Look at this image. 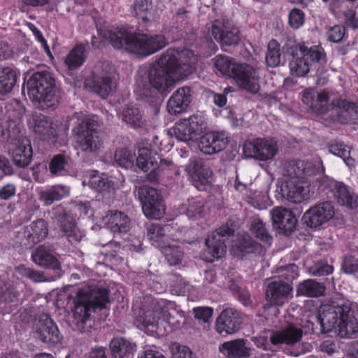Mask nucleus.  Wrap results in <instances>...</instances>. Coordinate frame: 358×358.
Listing matches in <instances>:
<instances>
[{
  "instance_id": "1",
  "label": "nucleus",
  "mask_w": 358,
  "mask_h": 358,
  "mask_svg": "<svg viewBox=\"0 0 358 358\" xmlns=\"http://www.w3.org/2000/svg\"><path fill=\"white\" fill-rule=\"evenodd\" d=\"M197 56L192 51L168 49L152 64L148 72L149 85L143 80L136 82L134 92L137 99L152 96L151 88L159 93H169L176 83L195 71Z\"/></svg>"
},
{
  "instance_id": "2",
  "label": "nucleus",
  "mask_w": 358,
  "mask_h": 358,
  "mask_svg": "<svg viewBox=\"0 0 358 358\" xmlns=\"http://www.w3.org/2000/svg\"><path fill=\"white\" fill-rule=\"evenodd\" d=\"M133 312L141 328L150 334L156 332L164 323L178 328L185 318V313L174 302L150 296H144L140 301L136 300Z\"/></svg>"
},
{
  "instance_id": "3",
  "label": "nucleus",
  "mask_w": 358,
  "mask_h": 358,
  "mask_svg": "<svg viewBox=\"0 0 358 358\" xmlns=\"http://www.w3.org/2000/svg\"><path fill=\"white\" fill-rule=\"evenodd\" d=\"M99 34L114 48L124 49L143 56H148L156 52L165 47L167 43L165 37L162 35L133 34L131 31L124 27H112L106 30H101Z\"/></svg>"
},
{
  "instance_id": "4",
  "label": "nucleus",
  "mask_w": 358,
  "mask_h": 358,
  "mask_svg": "<svg viewBox=\"0 0 358 358\" xmlns=\"http://www.w3.org/2000/svg\"><path fill=\"white\" fill-rule=\"evenodd\" d=\"M315 324L310 322L311 329L318 325L322 333L334 331L341 338H347L358 332V320L349 305L332 302L320 306L315 316Z\"/></svg>"
},
{
  "instance_id": "5",
  "label": "nucleus",
  "mask_w": 358,
  "mask_h": 358,
  "mask_svg": "<svg viewBox=\"0 0 358 358\" xmlns=\"http://www.w3.org/2000/svg\"><path fill=\"white\" fill-rule=\"evenodd\" d=\"M301 101L315 113L327 114L342 122L351 120L353 113L357 108L353 103L341 99L334 90L324 89L317 91L315 89L307 88L301 92Z\"/></svg>"
},
{
  "instance_id": "6",
  "label": "nucleus",
  "mask_w": 358,
  "mask_h": 358,
  "mask_svg": "<svg viewBox=\"0 0 358 358\" xmlns=\"http://www.w3.org/2000/svg\"><path fill=\"white\" fill-rule=\"evenodd\" d=\"M109 302L106 289L96 285H84L78 289L73 298V322L78 330L83 331L92 313L103 308Z\"/></svg>"
},
{
  "instance_id": "7",
  "label": "nucleus",
  "mask_w": 358,
  "mask_h": 358,
  "mask_svg": "<svg viewBox=\"0 0 358 358\" xmlns=\"http://www.w3.org/2000/svg\"><path fill=\"white\" fill-rule=\"evenodd\" d=\"M29 98L38 103H44L52 106L57 101L55 80L48 72H36L24 84Z\"/></svg>"
},
{
  "instance_id": "8",
  "label": "nucleus",
  "mask_w": 358,
  "mask_h": 358,
  "mask_svg": "<svg viewBox=\"0 0 358 358\" xmlns=\"http://www.w3.org/2000/svg\"><path fill=\"white\" fill-rule=\"evenodd\" d=\"M236 225L227 222L213 231L205 241L206 249L201 254L203 260L212 262L222 257L227 251L226 241L234 234Z\"/></svg>"
},
{
  "instance_id": "9",
  "label": "nucleus",
  "mask_w": 358,
  "mask_h": 358,
  "mask_svg": "<svg viewBox=\"0 0 358 358\" xmlns=\"http://www.w3.org/2000/svg\"><path fill=\"white\" fill-rule=\"evenodd\" d=\"M97 121L86 117L74 128L79 148L87 153H94L103 146V141L97 130Z\"/></svg>"
},
{
  "instance_id": "10",
  "label": "nucleus",
  "mask_w": 358,
  "mask_h": 358,
  "mask_svg": "<svg viewBox=\"0 0 358 358\" xmlns=\"http://www.w3.org/2000/svg\"><path fill=\"white\" fill-rule=\"evenodd\" d=\"M117 79L114 66L105 62L101 65V72L94 71L92 77L85 80V86L105 99L115 90Z\"/></svg>"
},
{
  "instance_id": "11",
  "label": "nucleus",
  "mask_w": 358,
  "mask_h": 358,
  "mask_svg": "<svg viewBox=\"0 0 358 358\" xmlns=\"http://www.w3.org/2000/svg\"><path fill=\"white\" fill-rule=\"evenodd\" d=\"M135 193L141 203L145 217L158 220L164 216L165 206L157 189L149 185H142L136 189Z\"/></svg>"
},
{
  "instance_id": "12",
  "label": "nucleus",
  "mask_w": 358,
  "mask_h": 358,
  "mask_svg": "<svg viewBox=\"0 0 358 358\" xmlns=\"http://www.w3.org/2000/svg\"><path fill=\"white\" fill-rule=\"evenodd\" d=\"M277 142L273 138H255L246 142L243 152L247 157L262 162L271 160L278 153Z\"/></svg>"
},
{
  "instance_id": "13",
  "label": "nucleus",
  "mask_w": 358,
  "mask_h": 358,
  "mask_svg": "<svg viewBox=\"0 0 358 358\" xmlns=\"http://www.w3.org/2000/svg\"><path fill=\"white\" fill-rule=\"evenodd\" d=\"M326 194H331L338 204L350 209L358 206V196L352 192L342 182L334 180L329 178H324L321 183Z\"/></svg>"
},
{
  "instance_id": "14",
  "label": "nucleus",
  "mask_w": 358,
  "mask_h": 358,
  "mask_svg": "<svg viewBox=\"0 0 358 358\" xmlns=\"http://www.w3.org/2000/svg\"><path fill=\"white\" fill-rule=\"evenodd\" d=\"M232 78L241 89L255 94L259 90V75L256 69L247 64H238Z\"/></svg>"
},
{
  "instance_id": "15",
  "label": "nucleus",
  "mask_w": 358,
  "mask_h": 358,
  "mask_svg": "<svg viewBox=\"0 0 358 358\" xmlns=\"http://www.w3.org/2000/svg\"><path fill=\"white\" fill-rule=\"evenodd\" d=\"M34 334L36 338L43 343L55 344L60 343L62 339L57 326L47 314L40 315L35 322Z\"/></svg>"
},
{
  "instance_id": "16",
  "label": "nucleus",
  "mask_w": 358,
  "mask_h": 358,
  "mask_svg": "<svg viewBox=\"0 0 358 358\" xmlns=\"http://www.w3.org/2000/svg\"><path fill=\"white\" fill-rule=\"evenodd\" d=\"M242 323L241 314L234 308H227L217 317L215 329L220 335H230L238 331Z\"/></svg>"
},
{
  "instance_id": "17",
  "label": "nucleus",
  "mask_w": 358,
  "mask_h": 358,
  "mask_svg": "<svg viewBox=\"0 0 358 358\" xmlns=\"http://www.w3.org/2000/svg\"><path fill=\"white\" fill-rule=\"evenodd\" d=\"M185 170L198 190H204L211 182L213 171L202 160L190 159Z\"/></svg>"
},
{
  "instance_id": "18",
  "label": "nucleus",
  "mask_w": 358,
  "mask_h": 358,
  "mask_svg": "<svg viewBox=\"0 0 358 358\" xmlns=\"http://www.w3.org/2000/svg\"><path fill=\"white\" fill-rule=\"evenodd\" d=\"M334 208L331 202L320 203L305 212L303 215V222L310 228H317L334 215Z\"/></svg>"
},
{
  "instance_id": "19",
  "label": "nucleus",
  "mask_w": 358,
  "mask_h": 358,
  "mask_svg": "<svg viewBox=\"0 0 358 358\" xmlns=\"http://www.w3.org/2000/svg\"><path fill=\"white\" fill-rule=\"evenodd\" d=\"M159 156L157 154V150L149 149L148 148H141L138 150V155H136L135 166L145 172L149 171L157 173L160 169L165 166H169L172 162L165 159H161L159 164H157Z\"/></svg>"
},
{
  "instance_id": "20",
  "label": "nucleus",
  "mask_w": 358,
  "mask_h": 358,
  "mask_svg": "<svg viewBox=\"0 0 358 358\" xmlns=\"http://www.w3.org/2000/svg\"><path fill=\"white\" fill-rule=\"evenodd\" d=\"M292 292L290 284L281 279H275L268 285L266 298L271 305L280 306L292 296Z\"/></svg>"
},
{
  "instance_id": "21",
  "label": "nucleus",
  "mask_w": 358,
  "mask_h": 358,
  "mask_svg": "<svg viewBox=\"0 0 358 358\" xmlns=\"http://www.w3.org/2000/svg\"><path fill=\"white\" fill-rule=\"evenodd\" d=\"M229 143L224 132L210 131L201 136L199 148L205 155H213L224 150Z\"/></svg>"
},
{
  "instance_id": "22",
  "label": "nucleus",
  "mask_w": 358,
  "mask_h": 358,
  "mask_svg": "<svg viewBox=\"0 0 358 358\" xmlns=\"http://www.w3.org/2000/svg\"><path fill=\"white\" fill-rule=\"evenodd\" d=\"M210 34V39L212 41L213 38L222 46L236 45L240 39L238 30L236 27H228L223 21L220 20H215L211 24Z\"/></svg>"
},
{
  "instance_id": "23",
  "label": "nucleus",
  "mask_w": 358,
  "mask_h": 358,
  "mask_svg": "<svg viewBox=\"0 0 358 358\" xmlns=\"http://www.w3.org/2000/svg\"><path fill=\"white\" fill-rule=\"evenodd\" d=\"M83 186H89L96 192L101 193L103 197H108L113 194L115 187L113 182L106 175L99 174L94 171L86 173L82 181Z\"/></svg>"
},
{
  "instance_id": "24",
  "label": "nucleus",
  "mask_w": 358,
  "mask_h": 358,
  "mask_svg": "<svg viewBox=\"0 0 358 358\" xmlns=\"http://www.w3.org/2000/svg\"><path fill=\"white\" fill-rule=\"evenodd\" d=\"M290 52L294 56H301L311 68L326 60V54L320 45L308 47L305 43L293 44L290 47Z\"/></svg>"
},
{
  "instance_id": "25",
  "label": "nucleus",
  "mask_w": 358,
  "mask_h": 358,
  "mask_svg": "<svg viewBox=\"0 0 358 358\" xmlns=\"http://www.w3.org/2000/svg\"><path fill=\"white\" fill-rule=\"evenodd\" d=\"M315 173L312 162L303 160L289 161L285 163L282 174L288 180H301L311 176Z\"/></svg>"
},
{
  "instance_id": "26",
  "label": "nucleus",
  "mask_w": 358,
  "mask_h": 358,
  "mask_svg": "<svg viewBox=\"0 0 358 358\" xmlns=\"http://www.w3.org/2000/svg\"><path fill=\"white\" fill-rule=\"evenodd\" d=\"M11 146L10 150L15 164L20 167L27 166L33 153L29 139L22 136H18L14 139Z\"/></svg>"
},
{
  "instance_id": "27",
  "label": "nucleus",
  "mask_w": 358,
  "mask_h": 358,
  "mask_svg": "<svg viewBox=\"0 0 358 358\" xmlns=\"http://www.w3.org/2000/svg\"><path fill=\"white\" fill-rule=\"evenodd\" d=\"M273 225L283 234H289L294 229L296 220L290 210L275 207L270 211Z\"/></svg>"
},
{
  "instance_id": "28",
  "label": "nucleus",
  "mask_w": 358,
  "mask_h": 358,
  "mask_svg": "<svg viewBox=\"0 0 358 358\" xmlns=\"http://www.w3.org/2000/svg\"><path fill=\"white\" fill-rule=\"evenodd\" d=\"M148 236L152 245L159 249L164 247L168 238H174L176 228L173 225L166 224L161 226L151 224L148 227Z\"/></svg>"
},
{
  "instance_id": "29",
  "label": "nucleus",
  "mask_w": 358,
  "mask_h": 358,
  "mask_svg": "<svg viewBox=\"0 0 358 358\" xmlns=\"http://www.w3.org/2000/svg\"><path fill=\"white\" fill-rule=\"evenodd\" d=\"M219 350L227 358H248L252 352L248 341L241 338L224 342L220 345Z\"/></svg>"
},
{
  "instance_id": "30",
  "label": "nucleus",
  "mask_w": 358,
  "mask_h": 358,
  "mask_svg": "<svg viewBox=\"0 0 358 358\" xmlns=\"http://www.w3.org/2000/svg\"><path fill=\"white\" fill-rule=\"evenodd\" d=\"M282 194L292 203H301L308 198L309 186L301 180H285L282 187Z\"/></svg>"
},
{
  "instance_id": "31",
  "label": "nucleus",
  "mask_w": 358,
  "mask_h": 358,
  "mask_svg": "<svg viewBox=\"0 0 358 358\" xmlns=\"http://www.w3.org/2000/svg\"><path fill=\"white\" fill-rule=\"evenodd\" d=\"M103 222L107 228L114 234L127 233L131 227V220L124 213L110 210L103 217Z\"/></svg>"
},
{
  "instance_id": "32",
  "label": "nucleus",
  "mask_w": 358,
  "mask_h": 358,
  "mask_svg": "<svg viewBox=\"0 0 358 358\" xmlns=\"http://www.w3.org/2000/svg\"><path fill=\"white\" fill-rule=\"evenodd\" d=\"M303 335L300 328L289 324L285 328L273 331L270 334V341L273 345L286 344L288 345L298 343Z\"/></svg>"
},
{
  "instance_id": "33",
  "label": "nucleus",
  "mask_w": 358,
  "mask_h": 358,
  "mask_svg": "<svg viewBox=\"0 0 358 358\" xmlns=\"http://www.w3.org/2000/svg\"><path fill=\"white\" fill-rule=\"evenodd\" d=\"M192 101L191 90L187 87L178 89L170 97L167 103L168 112L171 115L185 111Z\"/></svg>"
},
{
  "instance_id": "34",
  "label": "nucleus",
  "mask_w": 358,
  "mask_h": 358,
  "mask_svg": "<svg viewBox=\"0 0 358 358\" xmlns=\"http://www.w3.org/2000/svg\"><path fill=\"white\" fill-rule=\"evenodd\" d=\"M230 250L234 255L240 257L247 254L262 255L264 251L262 246L247 234L238 237V243H233Z\"/></svg>"
},
{
  "instance_id": "35",
  "label": "nucleus",
  "mask_w": 358,
  "mask_h": 358,
  "mask_svg": "<svg viewBox=\"0 0 358 358\" xmlns=\"http://www.w3.org/2000/svg\"><path fill=\"white\" fill-rule=\"evenodd\" d=\"M70 195V188L64 185L57 184L41 189L38 193L39 200L44 206H50Z\"/></svg>"
},
{
  "instance_id": "36",
  "label": "nucleus",
  "mask_w": 358,
  "mask_h": 358,
  "mask_svg": "<svg viewBox=\"0 0 358 358\" xmlns=\"http://www.w3.org/2000/svg\"><path fill=\"white\" fill-rule=\"evenodd\" d=\"M234 187L237 191L242 193L244 199L254 208L259 210L266 208L267 195L266 193L248 189L245 184L241 183L237 179Z\"/></svg>"
},
{
  "instance_id": "37",
  "label": "nucleus",
  "mask_w": 358,
  "mask_h": 358,
  "mask_svg": "<svg viewBox=\"0 0 358 358\" xmlns=\"http://www.w3.org/2000/svg\"><path fill=\"white\" fill-rule=\"evenodd\" d=\"M28 125L35 133L47 138L56 135V129L53 127L52 122L43 115L33 114L29 119Z\"/></svg>"
},
{
  "instance_id": "38",
  "label": "nucleus",
  "mask_w": 358,
  "mask_h": 358,
  "mask_svg": "<svg viewBox=\"0 0 358 358\" xmlns=\"http://www.w3.org/2000/svg\"><path fill=\"white\" fill-rule=\"evenodd\" d=\"M110 349L113 358H129L136 351V345L121 337L112 339Z\"/></svg>"
},
{
  "instance_id": "39",
  "label": "nucleus",
  "mask_w": 358,
  "mask_h": 358,
  "mask_svg": "<svg viewBox=\"0 0 358 358\" xmlns=\"http://www.w3.org/2000/svg\"><path fill=\"white\" fill-rule=\"evenodd\" d=\"M32 259L41 266L52 268L57 271H60V264L58 260L44 245H41L32 254Z\"/></svg>"
},
{
  "instance_id": "40",
  "label": "nucleus",
  "mask_w": 358,
  "mask_h": 358,
  "mask_svg": "<svg viewBox=\"0 0 358 358\" xmlns=\"http://www.w3.org/2000/svg\"><path fill=\"white\" fill-rule=\"evenodd\" d=\"M117 115L126 123L134 127H141L145 124L142 112L134 104L126 105L122 112L117 111Z\"/></svg>"
},
{
  "instance_id": "41",
  "label": "nucleus",
  "mask_w": 358,
  "mask_h": 358,
  "mask_svg": "<svg viewBox=\"0 0 358 358\" xmlns=\"http://www.w3.org/2000/svg\"><path fill=\"white\" fill-rule=\"evenodd\" d=\"M48 233V226L45 220L38 219L27 228L26 234L29 241L36 244L43 241Z\"/></svg>"
},
{
  "instance_id": "42",
  "label": "nucleus",
  "mask_w": 358,
  "mask_h": 358,
  "mask_svg": "<svg viewBox=\"0 0 358 358\" xmlns=\"http://www.w3.org/2000/svg\"><path fill=\"white\" fill-rule=\"evenodd\" d=\"M60 226L72 244L81 241L85 236V231L77 227L74 221L69 217H65L64 220H61Z\"/></svg>"
},
{
  "instance_id": "43",
  "label": "nucleus",
  "mask_w": 358,
  "mask_h": 358,
  "mask_svg": "<svg viewBox=\"0 0 358 358\" xmlns=\"http://www.w3.org/2000/svg\"><path fill=\"white\" fill-rule=\"evenodd\" d=\"M325 291V287L322 284L314 280H306L300 283L296 290V295L308 297H317L322 296Z\"/></svg>"
},
{
  "instance_id": "44",
  "label": "nucleus",
  "mask_w": 358,
  "mask_h": 358,
  "mask_svg": "<svg viewBox=\"0 0 358 358\" xmlns=\"http://www.w3.org/2000/svg\"><path fill=\"white\" fill-rule=\"evenodd\" d=\"M85 58V48L83 45L78 44L69 52L64 59V63L69 69L73 70L82 66Z\"/></svg>"
},
{
  "instance_id": "45",
  "label": "nucleus",
  "mask_w": 358,
  "mask_h": 358,
  "mask_svg": "<svg viewBox=\"0 0 358 358\" xmlns=\"http://www.w3.org/2000/svg\"><path fill=\"white\" fill-rule=\"evenodd\" d=\"M16 71L10 68H0V94L10 92L13 88L17 80Z\"/></svg>"
},
{
  "instance_id": "46",
  "label": "nucleus",
  "mask_w": 358,
  "mask_h": 358,
  "mask_svg": "<svg viewBox=\"0 0 358 358\" xmlns=\"http://www.w3.org/2000/svg\"><path fill=\"white\" fill-rule=\"evenodd\" d=\"M329 152L344 161L348 166L350 168L355 166V162L352 157L350 156V149L342 142L335 141L332 142L329 145Z\"/></svg>"
},
{
  "instance_id": "47",
  "label": "nucleus",
  "mask_w": 358,
  "mask_h": 358,
  "mask_svg": "<svg viewBox=\"0 0 358 358\" xmlns=\"http://www.w3.org/2000/svg\"><path fill=\"white\" fill-rule=\"evenodd\" d=\"M136 153L128 148H120L115 153V162L127 169H132L135 167Z\"/></svg>"
},
{
  "instance_id": "48",
  "label": "nucleus",
  "mask_w": 358,
  "mask_h": 358,
  "mask_svg": "<svg viewBox=\"0 0 358 358\" xmlns=\"http://www.w3.org/2000/svg\"><path fill=\"white\" fill-rule=\"evenodd\" d=\"M292 55V59L289 64L290 73L292 76L303 77L306 76L311 67L309 63L301 56Z\"/></svg>"
},
{
  "instance_id": "49",
  "label": "nucleus",
  "mask_w": 358,
  "mask_h": 358,
  "mask_svg": "<svg viewBox=\"0 0 358 358\" xmlns=\"http://www.w3.org/2000/svg\"><path fill=\"white\" fill-rule=\"evenodd\" d=\"M214 64L217 71L229 78L234 74V67L238 66V63L232 62L229 57L222 55H217L214 58Z\"/></svg>"
},
{
  "instance_id": "50",
  "label": "nucleus",
  "mask_w": 358,
  "mask_h": 358,
  "mask_svg": "<svg viewBox=\"0 0 358 358\" xmlns=\"http://www.w3.org/2000/svg\"><path fill=\"white\" fill-rule=\"evenodd\" d=\"M204 203L201 197L192 198L186 203L182 204L181 211L189 218L201 215L203 212Z\"/></svg>"
},
{
  "instance_id": "51",
  "label": "nucleus",
  "mask_w": 358,
  "mask_h": 358,
  "mask_svg": "<svg viewBox=\"0 0 358 358\" xmlns=\"http://www.w3.org/2000/svg\"><path fill=\"white\" fill-rule=\"evenodd\" d=\"M160 250L170 265L180 264L183 258V250L179 245L169 244Z\"/></svg>"
},
{
  "instance_id": "52",
  "label": "nucleus",
  "mask_w": 358,
  "mask_h": 358,
  "mask_svg": "<svg viewBox=\"0 0 358 358\" xmlns=\"http://www.w3.org/2000/svg\"><path fill=\"white\" fill-rule=\"evenodd\" d=\"M266 62L270 67H275L280 62V45L275 40H271L268 43V52L266 55Z\"/></svg>"
},
{
  "instance_id": "53",
  "label": "nucleus",
  "mask_w": 358,
  "mask_h": 358,
  "mask_svg": "<svg viewBox=\"0 0 358 358\" xmlns=\"http://www.w3.org/2000/svg\"><path fill=\"white\" fill-rule=\"evenodd\" d=\"M187 124L183 119L179 121L173 129L174 136L180 141L188 142L194 139Z\"/></svg>"
},
{
  "instance_id": "54",
  "label": "nucleus",
  "mask_w": 358,
  "mask_h": 358,
  "mask_svg": "<svg viewBox=\"0 0 358 358\" xmlns=\"http://www.w3.org/2000/svg\"><path fill=\"white\" fill-rule=\"evenodd\" d=\"M250 231L259 240L271 244V237L268 235L262 221L259 218H253L251 222Z\"/></svg>"
},
{
  "instance_id": "55",
  "label": "nucleus",
  "mask_w": 358,
  "mask_h": 358,
  "mask_svg": "<svg viewBox=\"0 0 358 358\" xmlns=\"http://www.w3.org/2000/svg\"><path fill=\"white\" fill-rule=\"evenodd\" d=\"M134 9L143 22H148L152 15V6L148 0H135Z\"/></svg>"
},
{
  "instance_id": "56",
  "label": "nucleus",
  "mask_w": 358,
  "mask_h": 358,
  "mask_svg": "<svg viewBox=\"0 0 358 358\" xmlns=\"http://www.w3.org/2000/svg\"><path fill=\"white\" fill-rule=\"evenodd\" d=\"M69 166L67 159L62 155L55 156L50 164V172L55 176H63L66 173Z\"/></svg>"
},
{
  "instance_id": "57",
  "label": "nucleus",
  "mask_w": 358,
  "mask_h": 358,
  "mask_svg": "<svg viewBox=\"0 0 358 358\" xmlns=\"http://www.w3.org/2000/svg\"><path fill=\"white\" fill-rule=\"evenodd\" d=\"M184 120L187 123H189L188 127H189V129L194 138L206 127V119L201 115H193L189 118Z\"/></svg>"
},
{
  "instance_id": "58",
  "label": "nucleus",
  "mask_w": 358,
  "mask_h": 358,
  "mask_svg": "<svg viewBox=\"0 0 358 358\" xmlns=\"http://www.w3.org/2000/svg\"><path fill=\"white\" fill-rule=\"evenodd\" d=\"M14 273L17 278L25 277L34 282H43L48 280V279H46L41 272L35 271L29 268L25 267L24 266H19L16 267Z\"/></svg>"
},
{
  "instance_id": "59",
  "label": "nucleus",
  "mask_w": 358,
  "mask_h": 358,
  "mask_svg": "<svg viewBox=\"0 0 358 358\" xmlns=\"http://www.w3.org/2000/svg\"><path fill=\"white\" fill-rule=\"evenodd\" d=\"M279 273L280 274L278 279H281L283 281L286 280L285 282L290 284L293 280L299 276L298 266L294 264H288L286 266L280 267Z\"/></svg>"
},
{
  "instance_id": "60",
  "label": "nucleus",
  "mask_w": 358,
  "mask_h": 358,
  "mask_svg": "<svg viewBox=\"0 0 358 358\" xmlns=\"http://www.w3.org/2000/svg\"><path fill=\"white\" fill-rule=\"evenodd\" d=\"M334 267L326 261H320L309 268V272L315 276H324L332 273Z\"/></svg>"
},
{
  "instance_id": "61",
  "label": "nucleus",
  "mask_w": 358,
  "mask_h": 358,
  "mask_svg": "<svg viewBox=\"0 0 358 358\" xmlns=\"http://www.w3.org/2000/svg\"><path fill=\"white\" fill-rule=\"evenodd\" d=\"M304 22V13L298 8H294L290 10L289 14V23L293 29H298L303 25Z\"/></svg>"
},
{
  "instance_id": "62",
  "label": "nucleus",
  "mask_w": 358,
  "mask_h": 358,
  "mask_svg": "<svg viewBox=\"0 0 358 358\" xmlns=\"http://www.w3.org/2000/svg\"><path fill=\"white\" fill-rule=\"evenodd\" d=\"M172 358H193L192 353L189 348L174 343L171 348Z\"/></svg>"
},
{
  "instance_id": "63",
  "label": "nucleus",
  "mask_w": 358,
  "mask_h": 358,
  "mask_svg": "<svg viewBox=\"0 0 358 358\" xmlns=\"http://www.w3.org/2000/svg\"><path fill=\"white\" fill-rule=\"evenodd\" d=\"M345 35V29L341 25H335L327 32L328 40L333 43H338L343 40Z\"/></svg>"
},
{
  "instance_id": "64",
  "label": "nucleus",
  "mask_w": 358,
  "mask_h": 358,
  "mask_svg": "<svg viewBox=\"0 0 358 358\" xmlns=\"http://www.w3.org/2000/svg\"><path fill=\"white\" fill-rule=\"evenodd\" d=\"M342 269L348 274L355 273L358 277V260L352 256H347L343 261Z\"/></svg>"
}]
</instances>
